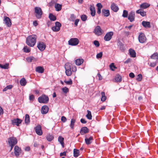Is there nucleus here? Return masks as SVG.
Wrapping results in <instances>:
<instances>
[{
  "label": "nucleus",
  "instance_id": "nucleus-62",
  "mask_svg": "<svg viewBox=\"0 0 158 158\" xmlns=\"http://www.w3.org/2000/svg\"><path fill=\"white\" fill-rule=\"evenodd\" d=\"M3 113V111L2 108L0 106V115L2 114Z\"/></svg>",
  "mask_w": 158,
  "mask_h": 158
},
{
  "label": "nucleus",
  "instance_id": "nucleus-6",
  "mask_svg": "<svg viewBox=\"0 0 158 158\" xmlns=\"http://www.w3.org/2000/svg\"><path fill=\"white\" fill-rule=\"evenodd\" d=\"M139 42L141 43H144L146 41L147 39L145 34L142 33H139L138 37Z\"/></svg>",
  "mask_w": 158,
  "mask_h": 158
},
{
  "label": "nucleus",
  "instance_id": "nucleus-64",
  "mask_svg": "<svg viewBox=\"0 0 158 158\" xmlns=\"http://www.w3.org/2000/svg\"><path fill=\"white\" fill-rule=\"evenodd\" d=\"M6 87H7L8 89H10L12 88V85H10L7 86H6Z\"/></svg>",
  "mask_w": 158,
  "mask_h": 158
},
{
  "label": "nucleus",
  "instance_id": "nucleus-23",
  "mask_svg": "<svg viewBox=\"0 0 158 158\" xmlns=\"http://www.w3.org/2000/svg\"><path fill=\"white\" fill-rule=\"evenodd\" d=\"M129 51L131 57H136V53L134 50L131 48L129 49Z\"/></svg>",
  "mask_w": 158,
  "mask_h": 158
},
{
  "label": "nucleus",
  "instance_id": "nucleus-57",
  "mask_svg": "<svg viewBox=\"0 0 158 158\" xmlns=\"http://www.w3.org/2000/svg\"><path fill=\"white\" fill-rule=\"evenodd\" d=\"M34 99V97L33 95H31L29 96V100L30 101H33Z\"/></svg>",
  "mask_w": 158,
  "mask_h": 158
},
{
  "label": "nucleus",
  "instance_id": "nucleus-21",
  "mask_svg": "<svg viewBox=\"0 0 158 158\" xmlns=\"http://www.w3.org/2000/svg\"><path fill=\"white\" fill-rule=\"evenodd\" d=\"M90 14L92 16H94L95 15V8L93 6L91 5L90 7Z\"/></svg>",
  "mask_w": 158,
  "mask_h": 158
},
{
  "label": "nucleus",
  "instance_id": "nucleus-7",
  "mask_svg": "<svg viewBox=\"0 0 158 158\" xmlns=\"http://www.w3.org/2000/svg\"><path fill=\"white\" fill-rule=\"evenodd\" d=\"M61 26V25L60 23L56 22L55 23V26L52 27V29L54 32H58L60 31Z\"/></svg>",
  "mask_w": 158,
  "mask_h": 158
},
{
  "label": "nucleus",
  "instance_id": "nucleus-53",
  "mask_svg": "<svg viewBox=\"0 0 158 158\" xmlns=\"http://www.w3.org/2000/svg\"><path fill=\"white\" fill-rule=\"evenodd\" d=\"M61 119V121L63 123H65L67 121L66 118L64 116H62Z\"/></svg>",
  "mask_w": 158,
  "mask_h": 158
},
{
  "label": "nucleus",
  "instance_id": "nucleus-12",
  "mask_svg": "<svg viewBox=\"0 0 158 158\" xmlns=\"http://www.w3.org/2000/svg\"><path fill=\"white\" fill-rule=\"evenodd\" d=\"M102 30L100 26H98L96 27L94 30V33L98 36L101 35L102 34Z\"/></svg>",
  "mask_w": 158,
  "mask_h": 158
},
{
  "label": "nucleus",
  "instance_id": "nucleus-3",
  "mask_svg": "<svg viewBox=\"0 0 158 158\" xmlns=\"http://www.w3.org/2000/svg\"><path fill=\"white\" fill-rule=\"evenodd\" d=\"M39 102L40 103H46L49 101V98L45 95H43L38 99Z\"/></svg>",
  "mask_w": 158,
  "mask_h": 158
},
{
  "label": "nucleus",
  "instance_id": "nucleus-61",
  "mask_svg": "<svg viewBox=\"0 0 158 158\" xmlns=\"http://www.w3.org/2000/svg\"><path fill=\"white\" fill-rule=\"evenodd\" d=\"M81 122L82 123H87V121H86L85 119L83 118H81Z\"/></svg>",
  "mask_w": 158,
  "mask_h": 158
},
{
  "label": "nucleus",
  "instance_id": "nucleus-2",
  "mask_svg": "<svg viewBox=\"0 0 158 158\" xmlns=\"http://www.w3.org/2000/svg\"><path fill=\"white\" fill-rule=\"evenodd\" d=\"M34 10L36 18L38 19L41 18L43 14V12L41 8L39 7H35Z\"/></svg>",
  "mask_w": 158,
  "mask_h": 158
},
{
  "label": "nucleus",
  "instance_id": "nucleus-1",
  "mask_svg": "<svg viewBox=\"0 0 158 158\" xmlns=\"http://www.w3.org/2000/svg\"><path fill=\"white\" fill-rule=\"evenodd\" d=\"M37 36L35 35H32L28 36L26 39V44L30 47L34 46L36 41Z\"/></svg>",
  "mask_w": 158,
  "mask_h": 158
},
{
  "label": "nucleus",
  "instance_id": "nucleus-4",
  "mask_svg": "<svg viewBox=\"0 0 158 158\" xmlns=\"http://www.w3.org/2000/svg\"><path fill=\"white\" fill-rule=\"evenodd\" d=\"M79 41L77 38H72L68 41V44L71 46H76L79 43Z\"/></svg>",
  "mask_w": 158,
  "mask_h": 158
},
{
  "label": "nucleus",
  "instance_id": "nucleus-26",
  "mask_svg": "<svg viewBox=\"0 0 158 158\" xmlns=\"http://www.w3.org/2000/svg\"><path fill=\"white\" fill-rule=\"evenodd\" d=\"M136 13L138 14H140L142 16H144L146 15V12L143 11L142 9H139L136 11Z\"/></svg>",
  "mask_w": 158,
  "mask_h": 158
},
{
  "label": "nucleus",
  "instance_id": "nucleus-56",
  "mask_svg": "<svg viewBox=\"0 0 158 158\" xmlns=\"http://www.w3.org/2000/svg\"><path fill=\"white\" fill-rule=\"evenodd\" d=\"M110 68L112 70H114L113 68H116V67L114 65V63H112L110 66Z\"/></svg>",
  "mask_w": 158,
  "mask_h": 158
},
{
  "label": "nucleus",
  "instance_id": "nucleus-43",
  "mask_svg": "<svg viewBox=\"0 0 158 158\" xmlns=\"http://www.w3.org/2000/svg\"><path fill=\"white\" fill-rule=\"evenodd\" d=\"M64 138L62 137L61 136H60L58 138V140L59 142L60 143H63L64 142Z\"/></svg>",
  "mask_w": 158,
  "mask_h": 158
},
{
  "label": "nucleus",
  "instance_id": "nucleus-40",
  "mask_svg": "<svg viewBox=\"0 0 158 158\" xmlns=\"http://www.w3.org/2000/svg\"><path fill=\"white\" fill-rule=\"evenodd\" d=\"M115 81L117 82H120L122 81L121 76L119 75H117L115 78Z\"/></svg>",
  "mask_w": 158,
  "mask_h": 158
},
{
  "label": "nucleus",
  "instance_id": "nucleus-30",
  "mask_svg": "<svg viewBox=\"0 0 158 158\" xmlns=\"http://www.w3.org/2000/svg\"><path fill=\"white\" fill-rule=\"evenodd\" d=\"M79 150L76 149L73 150V156L75 157H77L79 155Z\"/></svg>",
  "mask_w": 158,
  "mask_h": 158
},
{
  "label": "nucleus",
  "instance_id": "nucleus-52",
  "mask_svg": "<svg viewBox=\"0 0 158 158\" xmlns=\"http://www.w3.org/2000/svg\"><path fill=\"white\" fill-rule=\"evenodd\" d=\"M157 62V60H156L155 62L151 63L150 64V66L152 67H154L156 66Z\"/></svg>",
  "mask_w": 158,
  "mask_h": 158
},
{
  "label": "nucleus",
  "instance_id": "nucleus-44",
  "mask_svg": "<svg viewBox=\"0 0 158 158\" xmlns=\"http://www.w3.org/2000/svg\"><path fill=\"white\" fill-rule=\"evenodd\" d=\"M53 139V137L52 135H49L47 137V139L49 141H51Z\"/></svg>",
  "mask_w": 158,
  "mask_h": 158
},
{
  "label": "nucleus",
  "instance_id": "nucleus-63",
  "mask_svg": "<svg viewBox=\"0 0 158 158\" xmlns=\"http://www.w3.org/2000/svg\"><path fill=\"white\" fill-rule=\"evenodd\" d=\"M33 24L34 25L35 27L37 26L38 24L37 22L36 21H35L33 22Z\"/></svg>",
  "mask_w": 158,
  "mask_h": 158
},
{
  "label": "nucleus",
  "instance_id": "nucleus-58",
  "mask_svg": "<svg viewBox=\"0 0 158 158\" xmlns=\"http://www.w3.org/2000/svg\"><path fill=\"white\" fill-rule=\"evenodd\" d=\"M79 19H77L75 20L74 22V25L76 27L77 26L78 23L79 22Z\"/></svg>",
  "mask_w": 158,
  "mask_h": 158
},
{
  "label": "nucleus",
  "instance_id": "nucleus-36",
  "mask_svg": "<svg viewBox=\"0 0 158 158\" xmlns=\"http://www.w3.org/2000/svg\"><path fill=\"white\" fill-rule=\"evenodd\" d=\"M88 114L86 115V117L89 120L92 119V116L91 113V112L89 110H87V111Z\"/></svg>",
  "mask_w": 158,
  "mask_h": 158
},
{
  "label": "nucleus",
  "instance_id": "nucleus-50",
  "mask_svg": "<svg viewBox=\"0 0 158 158\" xmlns=\"http://www.w3.org/2000/svg\"><path fill=\"white\" fill-rule=\"evenodd\" d=\"M64 82L66 83V84L69 85H71L72 84V80L70 79L69 81H64Z\"/></svg>",
  "mask_w": 158,
  "mask_h": 158
},
{
  "label": "nucleus",
  "instance_id": "nucleus-38",
  "mask_svg": "<svg viewBox=\"0 0 158 158\" xmlns=\"http://www.w3.org/2000/svg\"><path fill=\"white\" fill-rule=\"evenodd\" d=\"M30 122L29 116L28 114L25 115V123H26L28 124Z\"/></svg>",
  "mask_w": 158,
  "mask_h": 158
},
{
  "label": "nucleus",
  "instance_id": "nucleus-51",
  "mask_svg": "<svg viewBox=\"0 0 158 158\" xmlns=\"http://www.w3.org/2000/svg\"><path fill=\"white\" fill-rule=\"evenodd\" d=\"M94 44L96 47H98L99 46L100 44L99 42L98 41H94Z\"/></svg>",
  "mask_w": 158,
  "mask_h": 158
},
{
  "label": "nucleus",
  "instance_id": "nucleus-59",
  "mask_svg": "<svg viewBox=\"0 0 158 158\" xmlns=\"http://www.w3.org/2000/svg\"><path fill=\"white\" fill-rule=\"evenodd\" d=\"M97 76L99 78V80H101L102 79V77L100 73H98L97 74Z\"/></svg>",
  "mask_w": 158,
  "mask_h": 158
},
{
  "label": "nucleus",
  "instance_id": "nucleus-37",
  "mask_svg": "<svg viewBox=\"0 0 158 158\" xmlns=\"http://www.w3.org/2000/svg\"><path fill=\"white\" fill-rule=\"evenodd\" d=\"M9 64L7 63L4 65H2L0 64V67L2 69H8L9 68Z\"/></svg>",
  "mask_w": 158,
  "mask_h": 158
},
{
  "label": "nucleus",
  "instance_id": "nucleus-29",
  "mask_svg": "<svg viewBox=\"0 0 158 158\" xmlns=\"http://www.w3.org/2000/svg\"><path fill=\"white\" fill-rule=\"evenodd\" d=\"M150 5L148 3H143L140 5V7L141 8L145 9L149 7Z\"/></svg>",
  "mask_w": 158,
  "mask_h": 158
},
{
  "label": "nucleus",
  "instance_id": "nucleus-35",
  "mask_svg": "<svg viewBox=\"0 0 158 158\" xmlns=\"http://www.w3.org/2000/svg\"><path fill=\"white\" fill-rule=\"evenodd\" d=\"M49 18L51 20L54 21L56 20V17L52 14L50 13L49 14Z\"/></svg>",
  "mask_w": 158,
  "mask_h": 158
},
{
  "label": "nucleus",
  "instance_id": "nucleus-60",
  "mask_svg": "<svg viewBox=\"0 0 158 158\" xmlns=\"http://www.w3.org/2000/svg\"><path fill=\"white\" fill-rule=\"evenodd\" d=\"M129 77L131 78H133L135 77L134 74L132 73H131L129 74Z\"/></svg>",
  "mask_w": 158,
  "mask_h": 158
},
{
  "label": "nucleus",
  "instance_id": "nucleus-24",
  "mask_svg": "<svg viewBox=\"0 0 158 158\" xmlns=\"http://www.w3.org/2000/svg\"><path fill=\"white\" fill-rule=\"evenodd\" d=\"M102 14L104 16L107 17L110 15L109 10H102Z\"/></svg>",
  "mask_w": 158,
  "mask_h": 158
},
{
  "label": "nucleus",
  "instance_id": "nucleus-8",
  "mask_svg": "<svg viewBox=\"0 0 158 158\" xmlns=\"http://www.w3.org/2000/svg\"><path fill=\"white\" fill-rule=\"evenodd\" d=\"M113 35V32L112 31L107 32L104 37V40L106 41H109L112 38Z\"/></svg>",
  "mask_w": 158,
  "mask_h": 158
},
{
  "label": "nucleus",
  "instance_id": "nucleus-39",
  "mask_svg": "<svg viewBox=\"0 0 158 158\" xmlns=\"http://www.w3.org/2000/svg\"><path fill=\"white\" fill-rule=\"evenodd\" d=\"M101 95H102V98L101 99V100L102 102H104L106 100V97L105 95V93L103 92H101Z\"/></svg>",
  "mask_w": 158,
  "mask_h": 158
},
{
  "label": "nucleus",
  "instance_id": "nucleus-42",
  "mask_svg": "<svg viewBox=\"0 0 158 158\" xmlns=\"http://www.w3.org/2000/svg\"><path fill=\"white\" fill-rule=\"evenodd\" d=\"M128 15V11L125 10H124L123 11V13L122 15V16L124 18H127Z\"/></svg>",
  "mask_w": 158,
  "mask_h": 158
},
{
  "label": "nucleus",
  "instance_id": "nucleus-48",
  "mask_svg": "<svg viewBox=\"0 0 158 158\" xmlns=\"http://www.w3.org/2000/svg\"><path fill=\"white\" fill-rule=\"evenodd\" d=\"M102 52H101L97 54L96 55V57L98 59L101 58L102 57Z\"/></svg>",
  "mask_w": 158,
  "mask_h": 158
},
{
  "label": "nucleus",
  "instance_id": "nucleus-17",
  "mask_svg": "<svg viewBox=\"0 0 158 158\" xmlns=\"http://www.w3.org/2000/svg\"><path fill=\"white\" fill-rule=\"evenodd\" d=\"M3 21L4 23L7 27H10L11 26V23L10 19L8 17H5Z\"/></svg>",
  "mask_w": 158,
  "mask_h": 158
},
{
  "label": "nucleus",
  "instance_id": "nucleus-13",
  "mask_svg": "<svg viewBox=\"0 0 158 158\" xmlns=\"http://www.w3.org/2000/svg\"><path fill=\"white\" fill-rule=\"evenodd\" d=\"M22 120L19 118H15L12 120V123L13 125H16L17 126H19V124H21Z\"/></svg>",
  "mask_w": 158,
  "mask_h": 158
},
{
  "label": "nucleus",
  "instance_id": "nucleus-18",
  "mask_svg": "<svg viewBox=\"0 0 158 158\" xmlns=\"http://www.w3.org/2000/svg\"><path fill=\"white\" fill-rule=\"evenodd\" d=\"M89 131V130L86 127H84L81 128L80 133L81 135H84L88 133Z\"/></svg>",
  "mask_w": 158,
  "mask_h": 158
},
{
  "label": "nucleus",
  "instance_id": "nucleus-10",
  "mask_svg": "<svg viewBox=\"0 0 158 158\" xmlns=\"http://www.w3.org/2000/svg\"><path fill=\"white\" fill-rule=\"evenodd\" d=\"M14 152L16 157H18L21 153V150L18 146H15L14 149Z\"/></svg>",
  "mask_w": 158,
  "mask_h": 158
},
{
  "label": "nucleus",
  "instance_id": "nucleus-45",
  "mask_svg": "<svg viewBox=\"0 0 158 158\" xmlns=\"http://www.w3.org/2000/svg\"><path fill=\"white\" fill-rule=\"evenodd\" d=\"M23 49L24 51L28 53L30 51V49L26 46L24 47Z\"/></svg>",
  "mask_w": 158,
  "mask_h": 158
},
{
  "label": "nucleus",
  "instance_id": "nucleus-16",
  "mask_svg": "<svg viewBox=\"0 0 158 158\" xmlns=\"http://www.w3.org/2000/svg\"><path fill=\"white\" fill-rule=\"evenodd\" d=\"M135 18V12L134 11H131L129 13L128 16V19L131 22H132L134 20Z\"/></svg>",
  "mask_w": 158,
  "mask_h": 158
},
{
  "label": "nucleus",
  "instance_id": "nucleus-11",
  "mask_svg": "<svg viewBox=\"0 0 158 158\" xmlns=\"http://www.w3.org/2000/svg\"><path fill=\"white\" fill-rule=\"evenodd\" d=\"M38 48L41 51H43L45 48L46 46L44 43L42 42H39L37 45Z\"/></svg>",
  "mask_w": 158,
  "mask_h": 158
},
{
  "label": "nucleus",
  "instance_id": "nucleus-15",
  "mask_svg": "<svg viewBox=\"0 0 158 158\" xmlns=\"http://www.w3.org/2000/svg\"><path fill=\"white\" fill-rule=\"evenodd\" d=\"M94 140L93 137L90 136L88 138L87 135L85 136V142L87 145H89L92 143V141Z\"/></svg>",
  "mask_w": 158,
  "mask_h": 158
},
{
  "label": "nucleus",
  "instance_id": "nucleus-20",
  "mask_svg": "<svg viewBox=\"0 0 158 158\" xmlns=\"http://www.w3.org/2000/svg\"><path fill=\"white\" fill-rule=\"evenodd\" d=\"M112 10L115 12H117L119 10L118 7L114 3H112L111 6Z\"/></svg>",
  "mask_w": 158,
  "mask_h": 158
},
{
  "label": "nucleus",
  "instance_id": "nucleus-32",
  "mask_svg": "<svg viewBox=\"0 0 158 158\" xmlns=\"http://www.w3.org/2000/svg\"><path fill=\"white\" fill-rule=\"evenodd\" d=\"M20 83L21 85L24 86L27 83L26 80L24 78H23L20 81Z\"/></svg>",
  "mask_w": 158,
  "mask_h": 158
},
{
  "label": "nucleus",
  "instance_id": "nucleus-27",
  "mask_svg": "<svg viewBox=\"0 0 158 158\" xmlns=\"http://www.w3.org/2000/svg\"><path fill=\"white\" fill-rule=\"evenodd\" d=\"M84 60L82 59H78L75 60V63L76 65H80L83 63Z\"/></svg>",
  "mask_w": 158,
  "mask_h": 158
},
{
  "label": "nucleus",
  "instance_id": "nucleus-49",
  "mask_svg": "<svg viewBox=\"0 0 158 158\" xmlns=\"http://www.w3.org/2000/svg\"><path fill=\"white\" fill-rule=\"evenodd\" d=\"M142 79V75L141 74H139L137 76V80L139 81H140Z\"/></svg>",
  "mask_w": 158,
  "mask_h": 158
},
{
  "label": "nucleus",
  "instance_id": "nucleus-54",
  "mask_svg": "<svg viewBox=\"0 0 158 158\" xmlns=\"http://www.w3.org/2000/svg\"><path fill=\"white\" fill-rule=\"evenodd\" d=\"M98 8L101 9L102 7V6L101 3H98L96 5Z\"/></svg>",
  "mask_w": 158,
  "mask_h": 158
},
{
  "label": "nucleus",
  "instance_id": "nucleus-22",
  "mask_svg": "<svg viewBox=\"0 0 158 158\" xmlns=\"http://www.w3.org/2000/svg\"><path fill=\"white\" fill-rule=\"evenodd\" d=\"M142 25L145 28H150L151 25L149 22L143 21L142 22Z\"/></svg>",
  "mask_w": 158,
  "mask_h": 158
},
{
  "label": "nucleus",
  "instance_id": "nucleus-5",
  "mask_svg": "<svg viewBox=\"0 0 158 158\" xmlns=\"http://www.w3.org/2000/svg\"><path fill=\"white\" fill-rule=\"evenodd\" d=\"M67 67L69 68V71L71 70V72H76L77 70V68L75 66H73L72 64L69 63H66L65 65V69L67 70Z\"/></svg>",
  "mask_w": 158,
  "mask_h": 158
},
{
  "label": "nucleus",
  "instance_id": "nucleus-33",
  "mask_svg": "<svg viewBox=\"0 0 158 158\" xmlns=\"http://www.w3.org/2000/svg\"><path fill=\"white\" fill-rule=\"evenodd\" d=\"M150 58L152 59H155L157 60L158 59V54L157 53H154L150 57Z\"/></svg>",
  "mask_w": 158,
  "mask_h": 158
},
{
  "label": "nucleus",
  "instance_id": "nucleus-25",
  "mask_svg": "<svg viewBox=\"0 0 158 158\" xmlns=\"http://www.w3.org/2000/svg\"><path fill=\"white\" fill-rule=\"evenodd\" d=\"M44 69L41 66H38L35 69V71L39 73H42L44 72Z\"/></svg>",
  "mask_w": 158,
  "mask_h": 158
},
{
  "label": "nucleus",
  "instance_id": "nucleus-31",
  "mask_svg": "<svg viewBox=\"0 0 158 158\" xmlns=\"http://www.w3.org/2000/svg\"><path fill=\"white\" fill-rule=\"evenodd\" d=\"M56 10L57 11H59L61 9L62 6L58 3H56L55 6Z\"/></svg>",
  "mask_w": 158,
  "mask_h": 158
},
{
  "label": "nucleus",
  "instance_id": "nucleus-19",
  "mask_svg": "<svg viewBox=\"0 0 158 158\" xmlns=\"http://www.w3.org/2000/svg\"><path fill=\"white\" fill-rule=\"evenodd\" d=\"M48 107L46 106H44L42 107L41 112L42 114H46L48 112Z\"/></svg>",
  "mask_w": 158,
  "mask_h": 158
},
{
  "label": "nucleus",
  "instance_id": "nucleus-14",
  "mask_svg": "<svg viewBox=\"0 0 158 158\" xmlns=\"http://www.w3.org/2000/svg\"><path fill=\"white\" fill-rule=\"evenodd\" d=\"M35 131L36 133L39 135H42L43 132L41 129V126L38 125L35 128Z\"/></svg>",
  "mask_w": 158,
  "mask_h": 158
},
{
  "label": "nucleus",
  "instance_id": "nucleus-47",
  "mask_svg": "<svg viewBox=\"0 0 158 158\" xmlns=\"http://www.w3.org/2000/svg\"><path fill=\"white\" fill-rule=\"evenodd\" d=\"M87 18V16L85 15H82L81 16V20L83 21H85L86 20Z\"/></svg>",
  "mask_w": 158,
  "mask_h": 158
},
{
  "label": "nucleus",
  "instance_id": "nucleus-46",
  "mask_svg": "<svg viewBox=\"0 0 158 158\" xmlns=\"http://www.w3.org/2000/svg\"><path fill=\"white\" fill-rule=\"evenodd\" d=\"M62 91L64 93H67L69 91V89L68 88L66 87H64L62 89Z\"/></svg>",
  "mask_w": 158,
  "mask_h": 158
},
{
  "label": "nucleus",
  "instance_id": "nucleus-34",
  "mask_svg": "<svg viewBox=\"0 0 158 158\" xmlns=\"http://www.w3.org/2000/svg\"><path fill=\"white\" fill-rule=\"evenodd\" d=\"M76 122V120L73 118L71 119L70 127L71 128L73 129L74 125V123Z\"/></svg>",
  "mask_w": 158,
  "mask_h": 158
},
{
  "label": "nucleus",
  "instance_id": "nucleus-28",
  "mask_svg": "<svg viewBox=\"0 0 158 158\" xmlns=\"http://www.w3.org/2000/svg\"><path fill=\"white\" fill-rule=\"evenodd\" d=\"M27 61L29 63L31 62L32 61H36V59L33 56H30L27 57L26 58Z\"/></svg>",
  "mask_w": 158,
  "mask_h": 158
},
{
  "label": "nucleus",
  "instance_id": "nucleus-9",
  "mask_svg": "<svg viewBox=\"0 0 158 158\" xmlns=\"http://www.w3.org/2000/svg\"><path fill=\"white\" fill-rule=\"evenodd\" d=\"M9 144L16 145L18 142L17 139L15 137H12L9 138L8 140Z\"/></svg>",
  "mask_w": 158,
  "mask_h": 158
},
{
  "label": "nucleus",
  "instance_id": "nucleus-55",
  "mask_svg": "<svg viewBox=\"0 0 158 158\" xmlns=\"http://www.w3.org/2000/svg\"><path fill=\"white\" fill-rule=\"evenodd\" d=\"M67 152V151L64 152H61L60 154V156H66V154Z\"/></svg>",
  "mask_w": 158,
  "mask_h": 158
},
{
  "label": "nucleus",
  "instance_id": "nucleus-41",
  "mask_svg": "<svg viewBox=\"0 0 158 158\" xmlns=\"http://www.w3.org/2000/svg\"><path fill=\"white\" fill-rule=\"evenodd\" d=\"M68 68L67 67V70H65V73L67 76H69L71 75L72 72L71 71V70H69Z\"/></svg>",
  "mask_w": 158,
  "mask_h": 158
}]
</instances>
